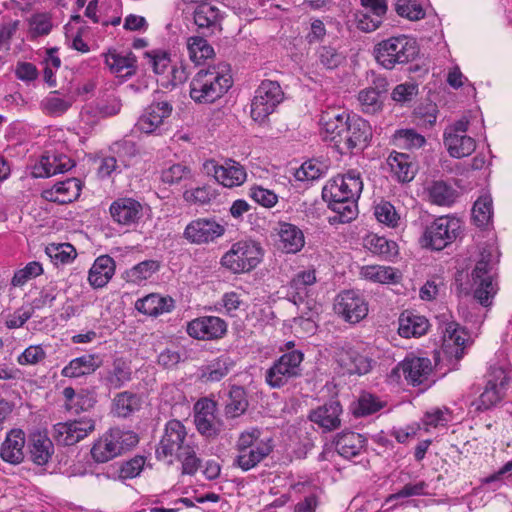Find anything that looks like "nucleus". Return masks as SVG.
I'll return each mask as SVG.
<instances>
[{
  "instance_id": "obj_1",
  "label": "nucleus",
  "mask_w": 512,
  "mask_h": 512,
  "mask_svg": "<svg viewBox=\"0 0 512 512\" xmlns=\"http://www.w3.org/2000/svg\"><path fill=\"white\" fill-rule=\"evenodd\" d=\"M319 125L323 139L342 154L354 149L363 150L372 136L371 126L366 120L336 108L322 111Z\"/></svg>"
},
{
  "instance_id": "obj_33",
  "label": "nucleus",
  "mask_w": 512,
  "mask_h": 512,
  "mask_svg": "<svg viewBox=\"0 0 512 512\" xmlns=\"http://www.w3.org/2000/svg\"><path fill=\"white\" fill-rule=\"evenodd\" d=\"M115 273V261L108 255L97 257L88 273L89 284L93 288H102L108 284Z\"/></svg>"
},
{
  "instance_id": "obj_3",
  "label": "nucleus",
  "mask_w": 512,
  "mask_h": 512,
  "mask_svg": "<svg viewBox=\"0 0 512 512\" xmlns=\"http://www.w3.org/2000/svg\"><path fill=\"white\" fill-rule=\"evenodd\" d=\"M156 456L160 460L169 458L170 463L175 457L182 463L183 474L194 475L200 467V459L196 456L194 445L188 439L186 428L176 419L166 423L156 448Z\"/></svg>"
},
{
  "instance_id": "obj_40",
  "label": "nucleus",
  "mask_w": 512,
  "mask_h": 512,
  "mask_svg": "<svg viewBox=\"0 0 512 512\" xmlns=\"http://www.w3.org/2000/svg\"><path fill=\"white\" fill-rule=\"evenodd\" d=\"M100 366L97 356L85 354L72 359L61 371L64 377L78 378L93 373Z\"/></svg>"
},
{
  "instance_id": "obj_38",
  "label": "nucleus",
  "mask_w": 512,
  "mask_h": 512,
  "mask_svg": "<svg viewBox=\"0 0 512 512\" xmlns=\"http://www.w3.org/2000/svg\"><path fill=\"white\" fill-rule=\"evenodd\" d=\"M428 327V320L424 316L405 311L399 317L398 333L401 337H420L427 332Z\"/></svg>"
},
{
  "instance_id": "obj_16",
  "label": "nucleus",
  "mask_w": 512,
  "mask_h": 512,
  "mask_svg": "<svg viewBox=\"0 0 512 512\" xmlns=\"http://www.w3.org/2000/svg\"><path fill=\"white\" fill-rule=\"evenodd\" d=\"M96 427V422L90 417H81L53 426L52 435L55 441L64 446H72L85 439Z\"/></svg>"
},
{
  "instance_id": "obj_7",
  "label": "nucleus",
  "mask_w": 512,
  "mask_h": 512,
  "mask_svg": "<svg viewBox=\"0 0 512 512\" xmlns=\"http://www.w3.org/2000/svg\"><path fill=\"white\" fill-rule=\"evenodd\" d=\"M509 375L504 365L490 363L485 375L483 391L471 405L476 411H487L503 401L509 385Z\"/></svg>"
},
{
  "instance_id": "obj_31",
  "label": "nucleus",
  "mask_w": 512,
  "mask_h": 512,
  "mask_svg": "<svg viewBox=\"0 0 512 512\" xmlns=\"http://www.w3.org/2000/svg\"><path fill=\"white\" fill-rule=\"evenodd\" d=\"M428 201L438 206H451L458 197L457 190L443 180L428 182L424 188Z\"/></svg>"
},
{
  "instance_id": "obj_15",
  "label": "nucleus",
  "mask_w": 512,
  "mask_h": 512,
  "mask_svg": "<svg viewBox=\"0 0 512 512\" xmlns=\"http://www.w3.org/2000/svg\"><path fill=\"white\" fill-rule=\"evenodd\" d=\"M303 354L294 350L283 354L265 373V381L271 388L283 387L291 378L299 374Z\"/></svg>"
},
{
  "instance_id": "obj_56",
  "label": "nucleus",
  "mask_w": 512,
  "mask_h": 512,
  "mask_svg": "<svg viewBox=\"0 0 512 512\" xmlns=\"http://www.w3.org/2000/svg\"><path fill=\"white\" fill-rule=\"evenodd\" d=\"M159 269V264L154 260H145L133 266L127 271V279L129 282L134 284H140L141 282L149 279Z\"/></svg>"
},
{
  "instance_id": "obj_49",
  "label": "nucleus",
  "mask_w": 512,
  "mask_h": 512,
  "mask_svg": "<svg viewBox=\"0 0 512 512\" xmlns=\"http://www.w3.org/2000/svg\"><path fill=\"white\" fill-rule=\"evenodd\" d=\"M27 23L28 36L32 40L49 35L53 29L52 16L47 12H40L31 15L27 20Z\"/></svg>"
},
{
  "instance_id": "obj_23",
  "label": "nucleus",
  "mask_w": 512,
  "mask_h": 512,
  "mask_svg": "<svg viewBox=\"0 0 512 512\" xmlns=\"http://www.w3.org/2000/svg\"><path fill=\"white\" fill-rule=\"evenodd\" d=\"M172 106L166 102H157L149 105L135 124V129L145 134L155 132L163 123L164 119L170 116Z\"/></svg>"
},
{
  "instance_id": "obj_58",
  "label": "nucleus",
  "mask_w": 512,
  "mask_h": 512,
  "mask_svg": "<svg viewBox=\"0 0 512 512\" xmlns=\"http://www.w3.org/2000/svg\"><path fill=\"white\" fill-rule=\"evenodd\" d=\"M45 251L55 264H68L76 257L75 248L68 243L50 244Z\"/></svg>"
},
{
  "instance_id": "obj_14",
  "label": "nucleus",
  "mask_w": 512,
  "mask_h": 512,
  "mask_svg": "<svg viewBox=\"0 0 512 512\" xmlns=\"http://www.w3.org/2000/svg\"><path fill=\"white\" fill-rule=\"evenodd\" d=\"M460 228L459 219L449 216L439 217L426 227L425 245L434 250H442L456 240Z\"/></svg>"
},
{
  "instance_id": "obj_18",
  "label": "nucleus",
  "mask_w": 512,
  "mask_h": 512,
  "mask_svg": "<svg viewBox=\"0 0 512 512\" xmlns=\"http://www.w3.org/2000/svg\"><path fill=\"white\" fill-rule=\"evenodd\" d=\"M225 231V225L215 218H198L187 224L183 237L191 244L202 245L214 242Z\"/></svg>"
},
{
  "instance_id": "obj_35",
  "label": "nucleus",
  "mask_w": 512,
  "mask_h": 512,
  "mask_svg": "<svg viewBox=\"0 0 512 512\" xmlns=\"http://www.w3.org/2000/svg\"><path fill=\"white\" fill-rule=\"evenodd\" d=\"M342 408L336 401L325 404L312 411L310 420L327 431L334 430L340 426V414Z\"/></svg>"
},
{
  "instance_id": "obj_5",
  "label": "nucleus",
  "mask_w": 512,
  "mask_h": 512,
  "mask_svg": "<svg viewBox=\"0 0 512 512\" xmlns=\"http://www.w3.org/2000/svg\"><path fill=\"white\" fill-rule=\"evenodd\" d=\"M272 440L268 437H262L261 430L250 428L243 431L236 442L237 455L233 465L243 471H248L256 467L272 451Z\"/></svg>"
},
{
  "instance_id": "obj_54",
  "label": "nucleus",
  "mask_w": 512,
  "mask_h": 512,
  "mask_svg": "<svg viewBox=\"0 0 512 512\" xmlns=\"http://www.w3.org/2000/svg\"><path fill=\"white\" fill-rule=\"evenodd\" d=\"M358 101L364 113L374 114L381 110L382 100L378 88L368 87L358 93Z\"/></svg>"
},
{
  "instance_id": "obj_55",
  "label": "nucleus",
  "mask_w": 512,
  "mask_h": 512,
  "mask_svg": "<svg viewBox=\"0 0 512 512\" xmlns=\"http://www.w3.org/2000/svg\"><path fill=\"white\" fill-rule=\"evenodd\" d=\"M327 167L317 160L304 162L295 172L294 176L298 181H314L323 177Z\"/></svg>"
},
{
  "instance_id": "obj_12",
  "label": "nucleus",
  "mask_w": 512,
  "mask_h": 512,
  "mask_svg": "<svg viewBox=\"0 0 512 512\" xmlns=\"http://www.w3.org/2000/svg\"><path fill=\"white\" fill-rule=\"evenodd\" d=\"M153 72L158 76L157 81L165 88L175 87L186 81L185 68L172 62L170 54L164 50H153L145 53Z\"/></svg>"
},
{
  "instance_id": "obj_57",
  "label": "nucleus",
  "mask_w": 512,
  "mask_h": 512,
  "mask_svg": "<svg viewBox=\"0 0 512 512\" xmlns=\"http://www.w3.org/2000/svg\"><path fill=\"white\" fill-rule=\"evenodd\" d=\"M472 218L478 227L486 226L492 218V199L489 195L480 196L474 203Z\"/></svg>"
},
{
  "instance_id": "obj_20",
  "label": "nucleus",
  "mask_w": 512,
  "mask_h": 512,
  "mask_svg": "<svg viewBox=\"0 0 512 512\" xmlns=\"http://www.w3.org/2000/svg\"><path fill=\"white\" fill-rule=\"evenodd\" d=\"M227 331L226 322L216 316H204L193 319L187 325L189 336L198 340L221 338Z\"/></svg>"
},
{
  "instance_id": "obj_26",
  "label": "nucleus",
  "mask_w": 512,
  "mask_h": 512,
  "mask_svg": "<svg viewBox=\"0 0 512 512\" xmlns=\"http://www.w3.org/2000/svg\"><path fill=\"white\" fill-rule=\"evenodd\" d=\"M74 162L63 154H47L41 157L40 161L33 168V175L36 178L50 177L59 173L69 171Z\"/></svg>"
},
{
  "instance_id": "obj_28",
  "label": "nucleus",
  "mask_w": 512,
  "mask_h": 512,
  "mask_svg": "<svg viewBox=\"0 0 512 512\" xmlns=\"http://www.w3.org/2000/svg\"><path fill=\"white\" fill-rule=\"evenodd\" d=\"M24 447L25 433L21 429H13L1 445V458L10 464H19L24 459Z\"/></svg>"
},
{
  "instance_id": "obj_29",
  "label": "nucleus",
  "mask_w": 512,
  "mask_h": 512,
  "mask_svg": "<svg viewBox=\"0 0 512 512\" xmlns=\"http://www.w3.org/2000/svg\"><path fill=\"white\" fill-rule=\"evenodd\" d=\"M276 230L279 237V248L285 253L294 254L304 247V234L296 225L280 222Z\"/></svg>"
},
{
  "instance_id": "obj_41",
  "label": "nucleus",
  "mask_w": 512,
  "mask_h": 512,
  "mask_svg": "<svg viewBox=\"0 0 512 512\" xmlns=\"http://www.w3.org/2000/svg\"><path fill=\"white\" fill-rule=\"evenodd\" d=\"M105 63L118 76H129L134 73L136 59L131 52L109 51L105 55Z\"/></svg>"
},
{
  "instance_id": "obj_21",
  "label": "nucleus",
  "mask_w": 512,
  "mask_h": 512,
  "mask_svg": "<svg viewBox=\"0 0 512 512\" xmlns=\"http://www.w3.org/2000/svg\"><path fill=\"white\" fill-rule=\"evenodd\" d=\"M470 337L468 332L454 321L447 322L443 330V351L451 357L459 360L464 355V349L468 345Z\"/></svg>"
},
{
  "instance_id": "obj_30",
  "label": "nucleus",
  "mask_w": 512,
  "mask_h": 512,
  "mask_svg": "<svg viewBox=\"0 0 512 512\" xmlns=\"http://www.w3.org/2000/svg\"><path fill=\"white\" fill-rule=\"evenodd\" d=\"M213 171L215 179L228 188L243 184L247 176L244 167L230 159L222 165H213Z\"/></svg>"
},
{
  "instance_id": "obj_61",
  "label": "nucleus",
  "mask_w": 512,
  "mask_h": 512,
  "mask_svg": "<svg viewBox=\"0 0 512 512\" xmlns=\"http://www.w3.org/2000/svg\"><path fill=\"white\" fill-rule=\"evenodd\" d=\"M396 144L404 149L420 148L425 143V138L413 129H402L395 133Z\"/></svg>"
},
{
  "instance_id": "obj_44",
  "label": "nucleus",
  "mask_w": 512,
  "mask_h": 512,
  "mask_svg": "<svg viewBox=\"0 0 512 512\" xmlns=\"http://www.w3.org/2000/svg\"><path fill=\"white\" fill-rule=\"evenodd\" d=\"M392 174L399 182H410L415 177L416 167L405 153L391 154L388 158Z\"/></svg>"
},
{
  "instance_id": "obj_2",
  "label": "nucleus",
  "mask_w": 512,
  "mask_h": 512,
  "mask_svg": "<svg viewBox=\"0 0 512 512\" xmlns=\"http://www.w3.org/2000/svg\"><path fill=\"white\" fill-rule=\"evenodd\" d=\"M362 190L361 174L352 169L329 180L323 188L322 196L338 214L339 221L347 223L357 215V200Z\"/></svg>"
},
{
  "instance_id": "obj_8",
  "label": "nucleus",
  "mask_w": 512,
  "mask_h": 512,
  "mask_svg": "<svg viewBox=\"0 0 512 512\" xmlns=\"http://www.w3.org/2000/svg\"><path fill=\"white\" fill-rule=\"evenodd\" d=\"M138 443V436L130 430L110 429L92 446L91 455L98 463H105Z\"/></svg>"
},
{
  "instance_id": "obj_42",
  "label": "nucleus",
  "mask_w": 512,
  "mask_h": 512,
  "mask_svg": "<svg viewBox=\"0 0 512 512\" xmlns=\"http://www.w3.org/2000/svg\"><path fill=\"white\" fill-rule=\"evenodd\" d=\"M63 396L66 401V408L77 413L93 408L96 403L95 393L89 390L82 389L75 392L72 387H66L63 390Z\"/></svg>"
},
{
  "instance_id": "obj_45",
  "label": "nucleus",
  "mask_w": 512,
  "mask_h": 512,
  "mask_svg": "<svg viewBox=\"0 0 512 512\" xmlns=\"http://www.w3.org/2000/svg\"><path fill=\"white\" fill-rule=\"evenodd\" d=\"M444 144L454 158L469 156L476 148L475 140L465 134H448L444 136Z\"/></svg>"
},
{
  "instance_id": "obj_4",
  "label": "nucleus",
  "mask_w": 512,
  "mask_h": 512,
  "mask_svg": "<svg viewBox=\"0 0 512 512\" xmlns=\"http://www.w3.org/2000/svg\"><path fill=\"white\" fill-rule=\"evenodd\" d=\"M232 84L229 65L218 63L195 74L190 82V97L196 103H214L228 92Z\"/></svg>"
},
{
  "instance_id": "obj_36",
  "label": "nucleus",
  "mask_w": 512,
  "mask_h": 512,
  "mask_svg": "<svg viewBox=\"0 0 512 512\" xmlns=\"http://www.w3.org/2000/svg\"><path fill=\"white\" fill-rule=\"evenodd\" d=\"M142 406L141 397L131 391L117 393L112 399L111 413L114 416L127 418L139 411Z\"/></svg>"
},
{
  "instance_id": "obj_22",
  "label": "nucleus",
  "mask_w": 512,
  "mask_h": 512,
  "mask_svg": "<svg viewBox=\"0 0 512 512\" xmlns=\"http://www.w3.org/2000/svg\"><path fill=\"white\" fill-rule=\"evenodd\" d=\"M143 205L133 198H119L110 205L112 219L124 226H131L143 217Z\"/></svg>"
},
{
  "instance_id": "obj_64",
  "label": "nucleus",
  "mask_w": 512,
  "mask_h": 512,
  "mask_svg": "<svg viewBox=\"0 0 512 512\" xmlns=\"http://www.w3.org/2000/svg\"><path fill=\"white\" fill-rule=\"evenodd\" d=\"M381 408L382 402L374 395L366 393L360 396L354 413L357 416H366L379 411Z\"/></svg>"
},
{
  "instance_id": "obj_27",
  "label": "nucleus",
  "mask_w": 512,
  "mask_h": 512,
  "mask_svg": "<svg viewBox=\"0 0 512 512\" xmlns=\"http://www.w3.org/2000/svg\"><path fill=\"white\" fill-rule=\"evenodd\" d=\"M80 192L81 182L76 178H69L45 189L42 196L47 201L66 204L77 199Z\"/></svg>"
},
{
  "instance_id": "obj_39",
  "label": "nucleus",
  "mask_w": 512,
  "mask_h": 512,
  "mask_svg": "<svg viewBox=\"0 0 512 512\" xmlns=\"http://www.w3.org/2000/svg\"><path fill=\"white\" fill-rule=\"evenodd\" d=\"M360 276L368 281L380 284H395L401 280V273L390 266L366 265L361 267Z\"/></svg>"
},
{
  "instance_id": "obj_24",
  "label": "nucleus",
  "mask_w": 512,
  "mask_h": 512,
  "mask_svg": "<svg viewBox=\"0 0 512 512\" xmlns=\"http://www.w3.org/2000/svg\"><path fill=\"white\" fill-rule=\"evenodd\" d=\"M194 410V422L197 430L207 437L217 435L219 425L215 416V402L206 398L200 399L196 402Z\"/></svg>"
},
{
  "instance_id": "obj_47",
  "label": "nucleus",
  "mask_w": 512,
  "mask_h": 512,
  "mask_svg": "<svg viewBox=\"0 0 512 512\" xmlns=\"http://www.w3.org/2000/svg\"><path fill=\"white\" fill-rule=\"evenodd\" d=\"M364 246L373 254L385 259H392L398 254V245L392 240L376 234H370L364 239Z\"/></svg>"
},
{
  "instance_id": "obj_62",
  "label": "nucleus",
  "mask_w": 512,
  "mask_h": 512,
  "mask_svg": "<svg viewBox=\"0 0 512 512\" xmlns=\"http://www.w3.org/2000/svg\"><path fill=\"white\" fill-rule=\"evenodd\" d=\"M397 14L411 21L424 18L425 12L416 0H398L395 5Z\"/></svg>"
},
{
  "instance_id": "obj_19",
  "label": "nucleus",
  "mask_w": 512,
  "mask_h": 512,
  "mask_svg": "<svg viewBox=\"0 0 512 512\" xmlns=\"http://www.w3.org/2000/svg\"><path fill=\"white\" fill-rule=\"evenodd\" d=\"M493 268L494 264L483 257L477 262L472 273L476 285L474 297L485 307L492 304V299L498 290L497 283L494 281Z\"/></svg>"
},
{
  "instance_id": "obj_59",
  "label": "nucleus",
  "mask_w": 512,
  "mask_h": 512,
  "mask_svg": "<svg viewBox=\"0 0 512 512\" xmlns=\"http://www.w3.org/2000/svg\"><path fill=\"white\" fill-rule=\"evenodd\" d=\"M216 196L210 186L204 185L186 189L183 193V199L190 205H204L209 203Z\"/></svg>"
},
{
  "instance_id": "obj_60",
  "label": "nucleus",
  "mask_w": 512,
  "mask_h": 512,
  "mask_svg": "<svg viewBox=\"0 0 512 512\" xmlns=\"http://www.w3.org/2000/svg\"><path fill=\"white\" fill-rule=\"evenodd\" d=\"M43 273V267L40 262L32 261L26 264L22 269L17 270L11 280V284L14 287H21L26 284L29 280L41 275Z\"/></svg>"
},
{
  "instance_id": "obj_48",
  "label": "nucleus",
  "mask_w": 512,
  "mask_h": 512,
  "mask_svg": "<svg viewBox=\"0 0 512 512\" xmlns=\"http://www.w3.org/2000/svg\"><path fill=\"white\" fill-rule=\"evenodd\" d=\"M186 46L189 58L195 64H201L214 56V49L208 41L201 36H190L187 38Z\"/></svg>"
},
{
  "instance_id": "obj_13",
  "label": "nucleus",
  "mask_w": 512,
  "mask_h": 512,
  "mask_svg": "<svg viewBox=\"0 0 512 512\" xmlns=\"http://www.w3.org/2000/svg\"><path fill=\"white\" fill-rule=\"evenodd\" d=\"M336 362L346 374L364 375L372 369L367 347L363 343L345 344L336 352Z\"/></svg>"
},
{
  "instance_id": "obj_10",
  "label": "nucleus",
  "mask_w": 512,
  "mask_h": 512,
  "mask_svg": "<svg viewBox=\"0 0 512 512\" xmlns=\"http://www.w3.org/2000/svg\"><path fill=\"white\" fill-rule=\"evenodd\" d=\"M284 100V92L277 81L263 80L251 101L250 114L254 121L264 122Z\"/></svg>"
},
{
  "instance_id": "obj_52",
  "label": "nucleus",
  "mask_w": 512,
  "mask_h": 512,
  "mask_svg": "<svg viewBox=\"0 0 512 512\" xmlns=\"http://www.w3.org/2000/svg\"><path fill=\"white\" fill-rule=\"evenodd\" d=\"M374 215L378 222L396 228L401 224V215L390 202L381 200L374 205Z\"/></svg>"
},
{
  "instance_id": "obj_50",
  "label": "nucleus",
  "mask_w": 512,
  "mask_h": 512,
  "mask_svg": "<svg viewBox=\"0 0 512 512\" xmlns=\"http://www.w3.org/2000/svg\"><path fill=\"white\" fill-rule=\"evenodd\" d=\"M318 63L327 70H334L342 65L346 56L331 45H322L316 51Z\"/></svg>"
},
{
  "instance_id": "obj_6",
  "label": "nucleus",
  "mask_w": 512,
  "mask_h": 512,
  "mask_svg": "<svg viewBox=\"0 0 512 512\" xmlns=\"http://www.w3.org/2000/svg\"><path fill=\"white\" fill-rule=\"evenodd\" d=\"M376 61L386 69L412 61L418 54L416 40L407 35L392 36L374 47Z\"/></svg>"
},
{
  "instance_id": "obj_34",
  "label": "nucleus",
  "mask_w": 512,
  "mask_h": 512,
  "mask_svg": "<svg viewBox=\"0 0 512 512\" xmlns=\"http://www.w3.org/2000/svg\"><path fill=\"white\" fill-rule=\"evenodd\" d=\"M135 308L145 315L157 317L171 312L174 308V300L169 296L152 293L138 299Z\"/></svg>"
},
{
  "instance_id": "obj_51",
  "label": "nucleus",
  "mask_w": 512,
  "mask_h": 512,
  "mask_svg": "<svg viewBox=\"0 0 512 512\" xmlns=\"http://www.w3.org/2000/svg\"><path fill=\"white\" fill-rule=\"evenodd\" d=\"M233 366L234 362L229 356H221L205 367L202 377L211 382L220 381Z\"/></svg>"
},
{
  "instance_id": "obj_9",
  "label": "nucleus",
  "mask_w": 512,
  "mask_h": 512,
  "mask_svg": "<svg viewBox=\"0 0 512 512\" xmlns=\"http://www.w3.org/2000/svg\"><path fill=\"white\" fill-rule=\"evenodd\" d=\"M263 256L261 246L252 240L234 243L222 256L221 264L233 273H245L254 269Z\"/></svg>"
},
{
  "instance_id": "obj_17",
  "label": "nucleus",
  "mask_w": 512,
  "mask_h": 512,
  "mask_svg": "<svg viewBox=\"0 0 512 512\" xmlns=\"http://www.w3.org/2000/svg\"><path fill=\"white\" fill-rule=\"evenodd\" d=\"M334 311L344 321L356 324L368 314V303L365 298L354 290L341 292L334 302Z\"/></svg>"
},
{
  "instance_id": "obj_53",
  "label": "nucleus",
  "mask_w": 512,
  "mask_h": 512,
  "mask_svg": "<svg viewBox=\"0 0 512 512\" xmlns=\"http://www.w3.org/2000/svg\"><path fill=\"white\" fill-rule=\"evenodd\" d=\"M248 406L245 391L241 387H233L226 400L225 413L228 417L235 418L242 415Z\"/></svg>"
},
{
  "instance_id": "obj_25",
  "label": "nucleus",
  "mask_w": 512,
  "mask_h": 512,
  "mask_svg": "<svg viewBox=\"0 0 512 512\" xmlns=\"http://www.w3.org/2000/svg\"><path fill=\"white\" fill-rule=\"evenodd\" d=\"M29 459L36 465H46L54 454V445L45 431L36 430L27 441Z\"/></svg>"
},
{
  "instance_id": "obj_63",
  "label": "nucleus",
  "mask_w": 512,
  "mask_h": 512,
  "mask_svg": "<svg viewBox=\"0 0 512 512\" xmlns=\"http://www.w3.org/2000/svg\"><path fill=\"white\" fill-rule=\"evenodd\" d=\"M46 356L42 345H30L17 357V362L21 366L37 365L43 362Z\"/></svg>"
},
{
  "instance_id": "obj_32",
  "label": "nucleus",
  "mask_w": 512,
  "mask_h": 512,
  "mask_svg": "<svg viewBox=\"0 0 512 512\" xmlns=\"http://www.w3.org/2000/svg\"><path fill=\"white\" fill-rule=\"evenodd\" d=\"M195 25L199 29H206L209 34L221 31V14L216 6L202 2L196 6L193 12Z\"/></svg>"
},
{
  "instance_id": "obj_37",
  "label": "nucleus",
  "mask_w": 512,
  "mask_h": 512,
  "mask_svg": "<svg viewBox=\"0 0 512 512\" xmlns=\"http://www.w3.org/2000/svg\"><path fill=\"white\" fill-rule=\"evenodd\" d=\"M365 438L355 432H343L335 439V448L340 456L351 459L358 456L365 446Z\"/></svg>"
},
{
  "instance_id": "obj_11",
  "label": "nucleus",
  "mask_w": 512,
  "mask_h": 512,
  "mask_svg": "<svg viewBox=\"0 0 512 512\" xmlns=\"http://www.w3.org/2000/svg\"><path fill=\"white\" fill-rule=\"evenodd\" d=\"M431 373L432 363L429 358L409 354L391 370L388 378L391 382H399L403 378L412 386H428Z\"/></svg>"
},
{
  "instance_id": "obj_46",
  "label": "nucleus",
  "mask_w": 512,
  "mask_h": 512,
  "mask_svg": "<svg viewBox=\"0 0 512 512\" xmlns=\"http://www.w3.org/2000/svg\"><path fill=\"white\" fill-rule=\"evenodd\" d=\"M131 380L130 367L121 360H116L111 369L107 370L102 383L108 389H119Z\"/></svg>"
},
{
  "instance_id": "obj_43",
  "label": "nucleus",
  "mask_w": 512,
  "mask_h": 512,
  "mask_svg": "<svg viewBox=\"0 0 512 512\" xmlns=\"http://www.w3.org/2000/svg\"><path fill=\"white\" fill-rule=\"evenodd\" d=\"M74 101L71 95L61 96L59 91H51L41 101L40 107L46 115L59 117L71 108Z\"/></svg>"
}]
</instances>
